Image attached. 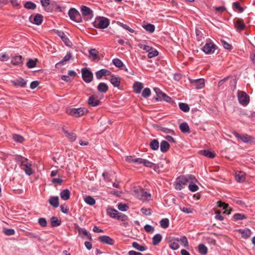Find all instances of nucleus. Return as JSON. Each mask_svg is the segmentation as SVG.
<instances>
[{"mask_svg": "<svg viewBox=\"0 0 255 255\" xmlns=\"http://www.w3.org/2000/svg\"><path fill=\"white\" fill-rule=\"evenodd\" d=\"M194 178V176L191 175L187 176H182L178 177L175 182L174 186L175 189L179 190H181L187 184L189 180H193Z\"/></svg>", "mask_w": 255, "mask_h": 255, "instance_id": "obj_1", "label": "nucleus"}, {"mask_svg": "<svg viewBox=\"0 0 255 255\" xmlns=\"http://www.w3.org/2000/svg\"><path fill=\"white\" fill-rule=\"evenodd\" d=\"M133 192L134 196L141 201H149L151 198V194L140 187L134 189Z\"/></svg>", "mask_w": 255, "mask_h": 255, "instance_id": "obj_2", "label": "nucleus"}, {"mask_svg": "<svg viewBox=\"0 0 255 255\" xmlns=\"http://www.w3.org/2000/svg\"><path fill=\"white\" fill-rule=\"evenodd\" d=\"M126 160L129 163H135L137 164H142L145 166L152 167L154 163L144 159L141 158H134L132 156H128L126 158Z\"/></svg>", "mask_w": 255, "mask_h": 255, "instance_id": "obj_3", "label": "nucleus"}, {"mask_svg": "<svg viewBox=\"0 0 255 255\" xmlns=\"http://www.w3.org/2000/svg\"><path fill=\"white\" fill-rule=\"evenodd\" d=\"M68 15L71 20L76 22H82V17L79 12L74 8H71L68 11Z\"/></svg>", "mask_w": 255, "mask_h": 255, "instance_id": "obj_4", "label": "nucleus"}, {"mask_svg": "<svg viewBox=\"0 0 255 255\" xmlns=\"http://www.w3.org/2000/svg\"><path fill=\"white\" fill-rule=\"evenodd\" d=\"M88 110L85 108H72L69 111V114L75 117H81L88 113Z\"/></svg>", "mask_w": 255, "mask_h": 255, "instance_id": "obj_5", "label": "nucleus"}, {"mask_svg": "<svg viewBox=\"0 0 255 255\" xmlns=\"http://www.w3.org/2000/svg\"><path fill=\"white\" fill-rule=\"evenodd\" d=\"M21 165L23 166V170L25 173L28 175H31L33 172L32 171L31 166L32 163L28 162L27 158L21 157Z\"/></svg>", "mask_w": 255, "mask_h": 255, "instance_id": "obj_6", "label": "nucleus"}, {"mask_svg": "<svg viewBox=\"0 0 255 255\" xmlns=\"http://www.w3.org/2000/svg\"><path fill=\"white\" fill-rule=\"evenodd\" d=\"M216 49V45L209 39L205 45L202 47V50L207 54H210L214 52Z\"/></svg>", "mask_w": 255, "mask_h": 255, "instance_id": "obj_7", "label": "nucleus"}, {"mask_svg": "<svg viewBox=\"0 0 255 255\" xmlns=\"http://www.w3.org/2000/svg\"><path fill=\"white\" fill-rule=\"evenodd\" d=\"M110 24L109 19L107 18L102 17L96 20L94 22V26L98 28L104 29L107 28Z\"/></svg>", "mask_w": 255, "mask_h": 255, "instance_id": "obj_8", "label": "nucleus"}, {"mask_svg": "<svg viewBox=\"0 0 255 255\" xmlns=\"http://www.w3.org/2000/svg\"><path fill=\"white\" fill-rule=\"evenodd\" d=\"M238 98L239 103L244 106L247 105L250 102L249 96L244 91H239Z\"/></svg>", "mask_w": 255, "mask_h": 255, "instance_id": "obj_9", "label": "nucleus"}, {"mask_svg": "<svg viewBox=\"0 0 255 255\" xmlns=\"http://www.w3.org/2000/svg\"><path fill=\"white\" fill-rule=\"evenodd\" d=\"M82 77L83 80L86 83L91 82L93 78L92 72L87 68L82 69Z\"/></svg>", "mask_w": 255, "mask_h": 255, "instance_id": "obj_10", "label": "nucleus"}, {"mask_svg": "<svg viewBox=\"0 0 255 255\" xmlns=\"http://www.w3.org/2000/svg\"><path fill=\"white\" fill-rule=\"evenodd\" d=\"M81 10L83 16L86 20L91 19L93 17V11L88 7L82 5Z\"/></svg>", "mask_w": 255, "mask_h": 255, "instance_id": "obj_11", "label": "nucleus"}, {"mask_svg": "<svg viewBox=\"0 0 255 255\" xmlns=\"http://www.w3.org/2000/svg\"><path fill=\"white\" fill-rule=\"evenodd\" d=\"M190 83L194 84L195 88L197 89H200L203 88L205 85V81L204 79H190Z\"/></svg>", "mask_w": 255, "mask_h": 255, "instance_id": "obj_12", "label": "nucleus"}, {"mask_svg": "<svg viewBox=\"0 0 255 255\" xmlns=\"http://www.w3.org/2000/svg\"><path fill=\"white\" fill-rule=\"evenodd\" d=\"M99 240L102 243L106 244L109 245H114L115 241L110 237L108 236H101L99 237Z\"/></svg>", "mask_w": 255, "mask_h": 255, "instance_id": "obj_13", "label": "nucleus"}, {"mask_svg": "<svg viewBox=\"0 0 255 255\" xmlns=\"http://www.w3.org/2000/svg\"><path fill=\"white\" fill-rule=\"evenodd\" d=\"M56 33L67 46H71L72 45L71 41L69 39V38L66 36V35L63 31L57 30Z\"/></svg>", "mask_w": 255, "mask_h": 255, "instance_id": "obj_14", "label": "nucleus"}, {"mask_svg": "<svg viewBox=\"0 0 255 255\" xmlns=\"http://www.w3.org/2000/svg\"><path fill=\"white\" fill-rule=\"evenodd\" d=\"M233 133L237 138L242 140L244 142H249L252 141V137L248 134H245L241 136L236 131H234Z\"/></svg>", "mask_w": 255, "mask_h": 255, "instance_id": "obj_15", "label": "nucleus"}, {"mask_svg": "<svg viewBox=\"0 0 255 255\" xmlns=\"http://www.w3.org/2000/svg\"><path fill=\"white\" fill-rule=\"evenodd\" d=\"M30 21L36 25L40 24L43 21V16L40 14H37L33 17L32 15L29 17Z\"/></svg>", "mask_w": 255, "mask_h": 255, "instance_id": "obj_16", "label": "nucleus"}, {"mask_svg": "<svg viewBox=\"0 0 255 255\" xmlns=\"http://www.w3.org/2000/svg\"><path fill=\"white\" fill-rule=\"evenodd\" d=\"M111 72L106 69H102L96 73V76L98 79H101L104 76L110 75Z\"/></svg>", "mask_w": 255, "mask_h": 255, "instance_id": "obj_17", "label": "nucleus"}, {"mask_svg": "<svg viewBox=\"0 0 255 255\" xmlns=\"http://www.w3.org/2000/svg\"><path fill=\"white\" fill-rule=\"evenodd\" d=\"M11 83L15 86L24 87L26 85V82L22 78H19L15 80H12Z\"/></svg>", "mask_w": 255, "mask_h": 255, "instance_id": "obj_18", "label": "nucleus"}, {"mask_svg": "<svg viewBox=\"0 0 255 255\" xmlns=\"http://www.w3.org/2000/svg\"><path fill=\"white\" fill-rule=\"evenodd\" d=\"M235 26L238 31L243 30L245 27V24L243 19H238L235 22Z\"/></svg>", "mask_w": 255, "mask_h": 255, "instance_id": "obj_19", "label": "nucleus"}, {"mask_svg": "<svg viewBox=\"0 0 255 255\" xmlns=\"http://www.w3.org/2000/svg\"><path fill=\"white\" fill-rule=\"evenodd\" d=\"M11 63L14 65L21 66L23 64L22 57L21 56H14L11 59Z\"/></svg>", "mask_w": 255, "mask_h": 255, "instance_id": "obj_20", "label": "nucleus"}, {"mask_svg": "<svg viewBox=\"0 0 255 255\" xmlns=\"http://www.w3.org/2000/svg\"><path fill=\"white\" fill-rule=\"evenodd\" d=\"M237 231L242 235V237L245 239L249 238L252 234L251 231L249 229H239Z\"/></svg>", "mask_w": 255, "mask_h": 255, "instance_id": "obj_21", "label": "nucleus"}, {"mask_svg": "<svg viewBox=\"0 0 255 255\" xmlns=\"http://www.w3.org/2000/svg\"><path fill=\"white\" fill-rule=\"evenodd\" d=\"M111 84L116 87L119 86L121 83V79L120 77L115 75H112L110 80Z\"/></svg>", "mask_w": 255, "mask_h": 255, "instance_id": "obj_22", "label": "nucleus"}, {"mask_svg": "<svg viewBox=\"0 0 255 255\" xmlns=\"http://www.w3.org/2000/svg\"><path fill=\"white\" fill-rule=\"evenodd\" d=\"M72 57V54L71 52H68L66 55L64 57L61 61L59 62L56 64V66L57 67L59 65H64L68 62Z\"/></svg>", "mask_w": 255, "mask_h": 255, "instance_id": "obj_23", "label": "nucleus"}, {"mask_svg": "<svg viewBox=\"0 0 255 255\" xmlns=\"http://www.w3.org/2000/svg\"><path fill=\"white\" fill-rule=\"evenodd\" d=\"M88 103L90 106L95 107L100 104V101L95 98L94 96H91L89 97Z\"/></svg>", "mask_w": 255, "mask_h": 255, "instance_id": "obj_24", "label": "nucleus"}, {"mask_svg": "<svg viewBox=\"0 0 255 255\" xmlns=\"http://www.w3.org/2000/svg\"><path fill=\"white\" fill-rule=\"evenodd\" d=\"M170 145L169 143L166 140H162L160 143V150L161 152L164 153L167 152L169 149Z\"/></svg>", "mask_w": 255, "mask_h": 255, "instance_id": "obj_25", "label": "nucleus"}, {"mask_svg": "<svg viewBox=\"0 0 255 255\" xmlns=\"http://www.w3.org/2000/svg\"><path fill=\"white\" fill-rule=\"evenodd\" d=\"M49 203L55 208H57L59 205V198L58 196L51 197L49 199Z\"/></svg>", "mask_w": 255, "mask_h": 255, "instance_id": "obj_26", "label": "nucleus"}, {"mask_svg": "<svg viewBox=\"0 0 255 255\" xmlns=\"http://www.w3.org/2000/svg\"><path fill=\"white\" fill-rule=\"evenodd\" d=\"M143 87V84L139 82H135L133 86L134 91L136 94H139Z\"/></svg>", "mask_w": 255, "mask_h": 255, "instance_id": "obj_27", "label": "nucleus"}, {"mask_svg": "<svg viewBox=\"0 0 255 255\" xmlns=\"http://www.w3.org/2000/svg\"><path fill=\"white\" fill-rule=\"evenodd\" d=\"M97 89L100 92L105 93L108 90V86L105 83H100L98 85Z\"/></svg>", "mask_w": 255, "mask_h": 255, "instance_id": "obj_28", "label": "nucleus"}, {"mask_svg": "<svg viewBox=\"0 0 255 255\" xmlns=\"http://www.w3.org/2000/svg\"><path fill=\"white\" fill-rule=\"evenodd\" d=\"M63 131L70 141L72 142L76 140L77 136L75 133L73 132H69L67 130L64 129H63Z\"/></svg>", "mask_w": 255, "mask_h": 255, "instance_id": "obj_29", "label": "nucleus"}, {"mask_svg": "<svg viewBox=\"0 0 255 255\" xmlns=\"http://www.w3.org/2000/svg\"><path fill=\"white\" fill-rule=\"evenodd\" d=\"M70 192L67 189H64L60 193V197L64 200H67L70 198Z\"/></svg>", "mask_w": 255, "mask_h": 255, "instance_id": "obj_30", "label": "nucleus"}, {"mask_svg": "<svg viewBox=\"0 0 255 255\" xmlns=\"http://www.w3.org/2000/svg\"><path fill=\"white\" fill-rule=\"evenodd\" d=\"M201 153L204 156L210 158H213L215 156V153L209 150H201Z\"/></svg>", "mask_w": 255, "mask_h": 255, "instance_id": "obj_31", "label": "nucleus"}, {"mask_svg": "<svg viewBox=\"0 0 255 255\" xmlns=\"http://www.w3.org/2000/svg\"><path fill=\"white\" fill-rule=\"evenodd\" d=\"M173 241L180 242L182 243L185 247H188L189 245L188 242L187 238L185 236H183L181 238H174L172 239Z\"/></svg>", "mask_w": 255, "mask_h": 255, "instance_id": "obj_32", "label": "nucleus"}, {"mask_svg": "<svg viewBox=\"0 0 255 255\" xmlns=\"http://www.w3.org/2000/svg\"><path fill=\"white\" fill-rule=\"evenodd\" d=\"M162 240V236L159 234H157L152 238V244L154 246L157 245Z\"/></svg>", "mask_w": 255, "mask_h": 255, "instance_id": "obj_33", "label": "nucleus"}, {"mask_svg": "<svg viewBox=\"0 0 255 255\" xmlns=\"http://www.w3.org/2000/svg\"><path fill=\"white\" fill-rule=\"evenodd\" d=\"M154 92H155L157 97L155 98V99L157 101H161L162 97L164 95V93H163L159 88H154L153 89Z\"/></svg>", "mask_w": 255, "mask_h": 255, "instance_id": "obj_34", "label": "nucleus"}, {"mask_svg": "<svg viewBox=\"0 0 255 255\" xmlns=\"http://www.w3.org/2000/svg\"><path fill=\"white\" fill-rule=\"evenodd\" d=\"M236 180L239 182H243L245 180V176L244 173L239 172H236L235 175Z\"/></svg>", "mask_w": 255, "mask_h": 255, "instance_id": "obj_35", "label": "nucleus"}, {"mask_svg": "<svg viewBox=\"0 0 255 255\" xmlns=\"http://www.w3.org/2000/svg\"><path fill=\"white\" fill-rule=\"evenodd\" d=\"M149 146L151 149L154 150H156L159 148V142L157 139H153L149 144Z\"/></svg>", "mask_w": 255, "mask_h": 255, "instance_id": "obj_36", "label": "nucleus"}, {"mask_svg": "<svg viewBox=\"0 0 255 255\" xmlns=\"http://www.w3.org/2000/svg\"><path fill=\"white\" fill-rule=\"evenodd\" d=\"M51 226L52 227H57L61 225V222L56 217H52L50 219Z\"/></svg>", "mask_w": 255, "mask_h": 255, "instance_id": "obj_37", "label": "nucleus"}, {"mask_svg": "<svg viewBox=\"0 0 255 255\" xmlns=\"http://www.w3.org/2000/svg\"><path fill=\"white\" fill-rule=\"evenodd\" d=\"M218 206L219 207L223 208V209L225 210L224 213H227L229 215L231 213V210L229 211H228L227 208H228L229 205L228 204L223 203L221 201L217 202Z\"/></svg>", "mask_w": 255, "mask_h": 255, "instance_id": "obj_38", "label": "nucleus"}, {"mask_svg": "<svg viewBox=\"0 0 255 255\" xmlns=\"http://www.w3.org/2000/svg\"><path fill=\"white\" fill-rule=\"evenodd\" d=\"M118 213L119 212L117 210L113 208H109L107 210L108 214L113 218H116Z\"/></svg>", "mask_w": 255, "mask_h": 255, "instance_id": "obj_39", "label": "nucleus"}, {"mask_svg": "<svg viewBox=\"0 0 255 255\" xmlns=\"http://www.w3.org/2000/svg\"><path fill=\"white\" fill-rule=\"evenodd\" d=\"M198 250H199V253L201 255H203L207 254V253L208 252L207 248L203 244H200V245H199Z\"/></svg>", "mask_w": 255, "mask_h": 255, "instance_id": "obj_40", "label": "nucleus"}, {"mask_svg": "<svg viewBox=\"0 0 255 255\" xmlns=\"http://www.w3.org/2000/svg\"><path fill=\"white\" fill-rule=\"evenodd\" d=\"M179 128L184 133L189 132L190 128L186 123H183L179 126Z\"/></svg>", "mask_w": 255, "mask_h": 255, "instance_id": "obj_41", "label": "nucleus"}, {"mask_svg": "<svg viewBox=\"0 0 255 255\" xmlns=\"http://www.w3.org/2000/svg\"><path fill=\"white\" fill-rule=\"evenodd\" d=\"M143 28L149 33H152L154 31L155 26L151 24H147L142 26Z\"/></svg>", "mask_w": 255, "mask_h": 255, "instance_id": "obj_42", "label": "nucleus"}, {"mask_svg": "<svg viewBox=\"0 0 255 255\" xmlns=\"http://www.w3.org/2000/svg\"><path fill=\"white\" fill-rule=\"evenodd\" d=\"M84 201L87 204L90 205H94L96 203L95 200L91 196H86Z\"/></svg>", "mask_w": 255, "mask_h": 255, "instance_id": "obj_43", "label": "nucleus"}, {"mask_svg": "<svg viewBox=\"0 0 255 255\" xmlns=\"http://www.w3.org/2000/svg\"><path fill=\"white\" fill-rule=\"evenodd\" d=\"M132 246L135 249L140 252H143L146 250V248L145 247L140 246L137 242L132 243Z\"/></svg>", "mask_w": 255, "mask_h": 255, "instance_id": "obj_44", "label": "nucleus"}, {"mask_svg": "<svg viewBox=\"0 0 255 255\" xmlns=\"http://www.w3.org/2000/svg\"><path fill=\"white\" fill-rule=\"evenodd\" d=\"M36 7V4L31 1H27L24 4V7L27 9H34Z\"/></svg>", "mask_w": 255, "mask_h": 255, "instance_id": "obj_45", "label": "nucleus"}, {"mask_svg": "<svg viewBox=\"0 0 255 255\" xmlns=\"http://www.w3.org/2000/svg\"><path fill=\"white\" fill-rule=\"evenodd\" d=\"M169 224V220L167 218H164L162 219L160 221V226L164 229H166L168 227Z\"/></svg>", "mask_w": 255, "mask_h": 255, "instance_id": "obj_46", "label": "nucleus"}, {"mask_svg": "<svg viewBox=\"0 0 255 255\" xmlns=\"http://www.w3.org/2000/svg\"><path fill=\"white\" fill-rule=\"evenodd\" d=\"M79 232V233L82 234L83 236L87 237L89 240L91 241L92 240L91 234L85 229H80Z\"/></svg>", "mask_w": 255, "mask_h": 255, "instance_id": "obj_47", "label": "nucleus"}, {"mask_svg": "<svg viewBox=\"0 0 255 255\" xmlns=\"http://www.w3.org/2000/svg\"><path fill=\"white\" fill-rule=\"evenodd\" d=\"M179 107L181 110L184 112H187L190 110L189 106L187 104L183 103H180L179 104Z\"/></svg>", "mask_w": 255, "mask_h": 255, "instance_id": "obj_48", "label": "nucleus"}, {"mask_svg": "<svg viewBox=\"0 0 255 255\" xmlns=\"http://www.w3.org/2000/svg\"><path fill=\"white\" fill-rule=\"evenodd\" d=\"M159 130L161 131L162 132H163L164 133H169L172 135H175V132L173 130L166 128H163V127H160L158 129Z\"/></svg>", "mask_w": 255, "mask_h": 255, "instance_id": "obj_49", "label": "nucleus"}, {"mask_svg": "<svg viewBox=\"0 0 255 255\" xmlns=\"http://www.w3.org/2000/svg\"><path fill=\"white\" fill-rule=\"evenodd\" d=\"M158 54V52L156 49H154L152 47L151 50L149 51L148 54V57L149 58H153L155 56H157Z\"/></svg>", "mask_w": 255, "mask_h": 255, "instance_id": "obj_50", "label": "nucleus"}, {"mask_svg": "<svg viewBox=\"0 0 255 255\" xmlns=\"http://www.w3.org/2000/svg\"><path fill=\"white\" fill-rule=\"evenodd\" d=\"M13 139L15 141L19 143L22 142L24 140L23 136L17 134H14L13 135Z\"/></svg>", "mask_w": 255, "mask_h": 255, "instance_id": "obj_51", "label": "nucleus"}, {"mask_svg": "<svg viewBox=\"0 0 255 255\" xmlns=\"http://www.w3.org/2000/svg\"><path fill=\"white\" fill-rule=\"evenodd\" d=\"M128 208V206L126 204H123L121 203L118 205V209L123 212L126 211Z\"/></svg>", "mask_w": 255, "mask_h": 255, "instance_id": "obj_52", "label": "nucleus"}, {"mask_svg": "<svg viewBox=\"0 0 255 255\" xmlns=\"http://www.w3.org/2000/svg\"><path fill=\"white\" fill-rule=\"evenodd\" d=\"M90 56L92 57L94 60L98 58V52L95 49H91L89 50Z\"/></svg>", "mask_w": 255, "mask_h": 255, "instance_id": "obj_53", "label": "nucleus"}, {"mask_svg": "<svg viewBox=\"0 0 255 255\" xmlns=\"http://www.w3.org/2000/svg\"><path fill=\"white\" fill-rule=\"evenodd\" d=\"M113 63L115 66L120 68L123 66V63L118 58H115L113 60Z\"/></svg>", "mask_w": 255, "mask_h": 255, "instance_id": "obj_54", "label": "nucleus"}, {"mask_svg": "<svg viewBox=\"0 0 255 255\" xmlns=\"http://www.w3.org/2000/svg\"><path fill=\"white\" fill-rule=\"evenodd\" d=\"M169 247L173 250H176L179 248L178 243L171 240L170 241Z\"/></svg>", "mask_w": 255, "mask_h": 255, "instance_id": "obj_55", "label": "nucleus"}, {"mask_svg": "<svg viewBox=\"0 0 255 255\" xmlns=\"http://www.w3.org/2000/svg\"><path fill=\"white\" fill-rule=\"evenodd\" d=\"M234 218L236 220H242L246 219V216L245 215L237 213L234 215Z\"/></svg>", "mask_w": 255, "mask_h": 255, "instance_id": "obj_56", "label": "nucleus"}, {"mask_svg": "<svg viewBox=\"0 0 255 255\" xmlns=\"http://www.w3.org/2000/svg\"><path fill=\"white\" fill-rule=\"evenodd\" d=\"M150 90L148 88H145L142 92V96L144 98H147L149 97L150 95Z\"/></svg>", "mask_w": 255, "mask_h": 255, "instance_id": "obj_57", "label": "nucleus"}, {"mask_svg": "<svg viewBox=\"0 0 255 255\" xmlns=\"http://www.w3.org/2000/svg\"><path fill=\"white\" fill-rule=\"evenodd\" d=\"M140 211L143 214L146 216H150L152 213V210L150 209H146L145 208H142Z\"/></svg>", "mask_w": 255, "mask_h": 255, "instance_id": "obj_58", "label": "nucleus"}, {"mask_svg": "<svg viewBox=\"0 0 255 255\" xmlns=\"http://www.w3.org/2000/svg\"><path fill=\"white\" fill-rule=\"evenodd\" d=\"M36 64V61L32 59H29L26 63V65L29 68H32L35 67Z\"/></svg>", "mask_w": 255, "mask_h": 255, "instance_id": "obj_59", "label": "nucleus"}, {"mask_svg": "<svg viewBox=\"0 0 255 255\" xmlns=\"http://www.w3.org/2000/svg\"><path fill=\"white\" fill-rule=\"evenodd\" d=\"M3 233L7 236H11L14 234L15 231L12 229H4Z\"/></svg>", "mask_w": 255, "mask_h": 255, "instance_id": "obj_60", "label": "nucleus"}, {"mask_svg": "<svg viewBox=\"0 0 255 255\" xmlns=\"http://www.w3.org/2000/svg\"><path fill=\"white\" fill-rule=\"evenodd\" d=\"M38 223L42 227H45L47 225V222L46 219L44 218H39L38 219Z\"/></svg>", "mask_w": 255, "mask_h": 255, "instance_id": "obj_61", "label": "nucleus"}, {"mask_svg": "<svg viewBox=\"0 0 255 255\" xmlns=\"http://www.w3.org/2000/svg\"><path fill=\"white\" fill-rule=\"evenodd\" d=\"M180 210L184 213L187 214L192 213L193 211V209L192 208L187 207H184L182 208H180Z\"/></svg>", "mask_w": 255, "mask_h": 255, "instance_id": "obj_62", "label": "nucleus"}, {"mask_svg": "<svg viewBox=\"0 0 255 255\" xmlns=\"http://www.w3.org/2000/svg\"><path fill=\"white\" fill-rule=\"evenodd\" d=\"M116 219L121 220L122 221H126L127 219V216L121 213H118Z\"/></svg>", "mask_w": 255, "mask_h": 255, "instance_id": "obj_63", "label": "nucleus"}, {"mask_svg": "<svg viewBox=\"0 0 255 255\" xmlns=\"http://www.w3.org/2000/svg\"><path fill=\"white\" fill-rule=\"evenodd\" d=\"M138 46L140 48L147 52L148 53L149 52L150 50H151L152 48L151 47L142 44H139Z\"/></svg>", "mask_w": 255, "mask_h": 255, "instance_id": "obj_64", "label": "nucleus"}]
</instances>
